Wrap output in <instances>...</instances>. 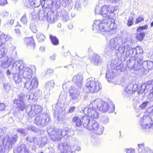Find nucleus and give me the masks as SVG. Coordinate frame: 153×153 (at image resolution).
Listing matches in <instances>:
<instances>
[{
    "label": "nucleus",
    "instance_id": "obj_1",
    "mask_svg": "<svg viewBox=\"0 0 153 153\" xmlns=\"http://www.w3.org/2000/svg\"><path fill=\"white\" fill-rule=\"evenodd\" d=\"M11 38L9 35L5 34L2 32H0V47L3 44L9 40ZM7 48H0V56H2L0 59V64L1 66L6 68L9 66L10 64L13 62L14 64V61L11 58H8V57L4 56L7 52Z\"/></svg>",
    "mask_w": 153,
    "mask_h": 153
},
{
    "label": "nucleus",
    "instance_id": "obj_2",
    "mask_svg": "<svg viewBox=\"0 0 153 153\" xmlns=\"http://www.w3.org/2000/svg\"><path fill=\"white\" fill-rule=\"evenodd\" d=\"M12 70L14 72L19 71L24 78L30 79L32 77L33 71L35 70L34 66H27L21 60L16 61L14 64Z\"/></svg>",
    "mask_w": 153,
    "mask_h": 153
},
{
    "label": "nucleus",
    "instance_id": "obj_3",
    "mask_svg": "<svg viewBox=\"0 0 153 153\" xmlns=\"http://www.w3.org/2000/svg\"><path fill=\"white\" fill-rule=\"evenodd\" d=\"M103 101L100 99H97L91 102L87 107L84 108L83 112L85 114L90 117L92 119H97L99 117V114L96 110L97 108L99 110L103 104Z\"/></svg>",
    "mask_w": 153,
    "mask_h": 153
},
{
    "label": "nucleus",
    "instance_id": "obj_4",
    "mask_svg": "<svg viewBox=\"0 0 153 153\" xmlns=\"http://www.w3.org/2000/svg\"><path fill=\"white\" fill-rule=\"evenodd\" d=\"M131 42V40L130 38L125 37L123 39L121 45L118 47L115 51V53L118 58L129 56L133 52L132 49L130 47Z\"/></svg>",
    "mask_w": 153,
    "mask_h": 153
},
{
    "label": "nucleus",
    "instance_id": "obj_5",
    "mask_svg": "<svg viewBox=\"0 0 153 153\" xmlns=\"http://www.w3.org/2000/svg\"><path fill=\"white\" fill-rule=\"evenodd\" d=\"M109 20L104 19L97 20L94 21L93 25V29L95 31H99L100 33L108 32L115 27L114 22H111Z\"/></svg>",
    "mask_w": 153,
    "mask_h": 153
},
{
    "label": "nucleus",
    "instance_id": "obj_6",
    "mask_svg": "<svg viewBox=\"0 0 153 153\" xmlns=\"http://www.w3.org/2000/svg\"><path fill=\"white\" fill-rule=\"evenodd\" d=\"M115 9L114 7L109 5L102 6L100 10L98 7H97L95 10V13L98 14L100 13L103 17L108 18L112 22H115Z\"/></svg>",
    "mask_w": 153,
    "mask_h": 153
},
{
    "label": "nucleus",
    "instance_id": "obj_7",
    "mask_svg": "<svg viewBox=\"0 0 153 153\" xmlns=\"http://www.w3.org/2000/svg\"><path fill=\"white\" fill-rule=\"evenodd\" d=\"M85 85L89 91L93 93L97 92L101 88V84L99 81L93 77L87 79Z\"/></svg>",
    "mask_w": 153,
    "mask_h": 153
},
{
    "label": "nucleus",
    "instance_id": "obj_8",
    "mask_svg": "<svg viewBox=\"0 0 153 153\" xmlns=\"http://www.w3.org/2000/svg\"><path fill=\"white\" fill-rule=\"evenodd\" d=\"M89 117H91L88 116L83 117L82 121L83 126L89 130L92 131H97L99 127V123L94 120L91 121Z\"/></svg>",
    "mask_w": 153,
    "mask_h": 153
},
{
    "label": "nucleus",
    "instance_id": "obj_9",
    "mask_svg": "<svg viewBox=\"0 0 153 153\" xmlns=\"http://www.w3.org/2000/svg\"><path fill=\"white\" fill-rule=\"evenodd\" d=\"M142 64H143V61L141 59H139L137 61L130 60L127 62V67L131 71H134L133 72L136 74L137 71L142 68Z\"/></svg>",
    "mask_w": 153,
    "mask_h": 153
},
{
    "label": "nucleus",
    "instance_id": "obj_10",
    "mask_svg": "<svg viewBox=\"0 0 153 153\" xmlns=\"http://www.w3.org/2000/svg\"><path fill=\"white\" fill-rule=\"evenodd\" d=\"M140 126L143 128H150L153 125V120L150 115H145L141 118Z\"/></svg>",
    "mask_w": 153,
    "mask_h": 153
},
{
    "label": "nucleus",
    "instance_id": "obj_11",
    "mask_svg": "<svg viewBox=\"0 0 153 153\" xmlns=\"http://www.w3.org/2000/svg\"><path fill=\"white\" fill-rule=\"evenodd\" d=\"M123 42V39L120 37H117L111 39L109 43V46L111 50H114L121 45Z\"/></svg>",
    "mask_w": 153,
    "mask_h": 153
},
{
    "label": "nucleus",
    "instance_id": "obj_12",
    "mask_svg": "<svg viewBox=\"0 0 153 153\" xmlns=\"http://www.w3.org/2000/svg\"><path fill=\"white\" fill-rule=\"evenodd\" d=\"M28 79L24 83V86L28 90H30L37 87L38 82L36 78L34 77L31 80Z\"/></svg>",
    "mask_w": 153,
    "mask_h": 153
},
{
    "label": "nucleus",
    "instance_id": "obj_13",
    "mask_svg": "<svg viewBox=\"0 0 153 153\" xmlns=\"http://www.w3.org/2000/svg\"><path fill=\"white\" fill-rule=\"evenodd\" d=\"M69 92L71 99L73 101L77 102L80 99L79 91L74 86L71 87Z\"/></svg>",
    "mask_w": 153,
    "mask_h": 153
},
{
    "label": "nucleus",
    "instance_id": "obj_14",
    "mask_svg": "<svg viewBox=\"0 0 153 153\" xmlns=\"http://www.w3.org/2000/svg\"><path fill=\"white\" fill-rule=\"evenodd\" d=\"M31 110L28 112V115L30 117H34L36 114H40L42 111V108L38 105H33L31 107Z\"/></svg>",
    "mask_w": 153,
    "mask_h": 153
},
{
    "label": "nucleus",
    "instance_id": "obj_15",
    "mask_svg": "<svg viewBox=\"0 0 153 153\" xmlns=\"http://www.w3.org/2000/svg\"><path fill=\"white\" fill-rule=\"evenodd\" d=\"M101 108L100 109V110H102L104 112L108 111L109 113L113 112L115 109L114 106V105L111 104L110 106H109L107 102H104Z\"/></svg>",
    "mask_w": 153,
    "mask_h": 153
},
{
    "label": "nucleus",
    "instance_id": "obj_16",
    "mask_svg": "<svg viewBox=\"0 0 153 153\" xmlns=\"http://www.w3.org/2000/svg\"><path fill=\"white\" fill-rule=\"evenodd\" d=\"M83 80L82 75L81 74H78L73 77L72 80L76 83L78 88H80L82 85Z\"/></svg>",
    "mask_w": 153,
    "mask_h": 153
},
{
    "label": "nucleus",
    "instance_id": "obj_17",
    "mask_svg": "<svg viewBox=\"0 0 153 153\" xmlns=\"http://www.w3.org/2000/svg\"><path fill=\"white\" fill-rule=\"evenodd\" d=\"M58 148L61 153H68L71 148V146L68 143H63L59 144Z\"/></svg>",
    "mask_w": 153,
    "mask_h": 153
},
{
    "label": "nucleus",
    "instance_id": "obj_18",
    "mask_svg": "<svg viewBox=\"0 0 153 153\" xmlns=\"http://www.w3.org/2000/svg\"><path fill=\"white\" fill-rule=\"evenodd\" d=\"M45 115V114L42 115V117L40 116H39L38 115L36 118L35 123L37 125L41 127H44L46 125V119L42 118L43 115Z\"/></svg>",
    "mask_w": 153,
    "mask_h": 153
},
{
    "label": "nucleus",
    "instance_id": "obj_19",
    "mask_svg": "<svg viewBox=\"0 0 153 153\" xmlns=\"http://www.w3.org/2000/svg\"><path fill=\"white\" fill-rule=\"evenodd\" d=\"M14 153H29L26 147L24 145H21L13 150Z\"/></svg>",
    "mask_w": 153,
    "mask_h": 153
},
{
    "label": "nucleus",
    "instance_id": "obj_20",
    "mask_svg": "<svg viewBox=\"0 0 153 153\" xmlns=\"http://www.w3.org/2000/svg\"><path fill=\"white\" fill-rule=\"evenodd\" d=\"M24 43L27 46H30L34 48L35 44L34 40L32 37H25L24 39Z\"/></svg>",
    "mask_w": 153,
    "mask_h": 153
},
{
    "label": "nucleus",
    "instance_id": "obj_21",
    "mask_svg": "<svg viewBox=\"0 0 153 153\" xmlns=\"http://www.w3.org/2000/svg\"><path fill=\"white\" fill-rule=\"evenodd\" d=\"M14 102L16 105L19 110L22 111L24 110L26 105L23 101L19 100H15L14 101Z\"/></svg>",
    "mask_w": 153,
    "mask_h": 153
},
{
    "label": "nucleus",
    "instance_id": "obj_22",
    "mask_svg": "<svg viewBox=\"0 0 153 153\" xmlns=\"http://www.w3.org/2000/svg\"><path fill=\"white\" fill-rule=\"evenodd\" d=\"M115 76L112 70L108 71L106 74V77L108 82H114Z\"/></svg>",
    "mask_w": 153,
    "mask_h": 153
},
{
    "label": "nucleus",
    "instance_id": "obj_23",
    "mask_svg": "<svg viewBox=\"0 0 153 153\" xmlns=\"http://www.w3.org/2000/svg\"><path fill=\"white\" fill-rule=\"evenodd\" d=\"M152 87L150 81H149L146 84H143L141 86V91L142 92L147 93L149 89Z\"/></svg>",
    "mask_w": 153,
    "mask_h": 153
},
{
    "label": "nucleus",
    "instance_id": "obj_24",
    "mask_svg": "<svg viewBox=\"0 0 153 153\" xmlns=\"http://www.w3.org/2000/svg\"><path fill=\"white\" fill-rule=\"evenodd\" d=\"M143 68L148 70L153 69V62L150 60L143 62Z\"/></svg>",
    "mask_w": 153,
    "mask_h": 153
},
{
    "label": "nucleus",
    "instance_id": "obj_25",
    "mask_svg": "<svg viewBox=\"0 0 153 153\" xmlns=\"http://www.w3.org/2000/svg\"><path fill=\"white\" fill-rule=\"evenodd\" d=\"M12 71L14 73L13 77L15 82L17 83H19L22 81V74H20V73L19 71H18L19 73V74H17L16 73V72H14L13 70Z\"/></svg>",
    "mask_w": 153,
    "mask_h": 153
},
{
    "label": "nucleus",
    "instance_id": "obj_26",
    "mask_svg": "<svg viewBox=\"0 0 153 153\" xmlns=\"http://www.w3.org/2000/svg\"><path fill=\"white\" fill-rule=\"evenodd\" d=\"M134 85L132 84H129L127 85L124 88V91L128 94H132L134 93L133 91Z\"/></svg>",
    "mask_w": 153,
    "mask_h": 153
},
{
    "label": "nucleus",
    "instance_id": "obj_27",
    "mask_svg": "<svg viewBox=\"0 0 153 153\" xmlns=\"http://www.w3.org/2000/svg\"><path fill=\"white\" fill-rule=\"evenodd\" d=\"M72 120L75 123L76 126L79 127L81 126L82 122L81 119L79 117L75 116L73 118Z\"/></svg>",
    "mask_w": 153,
    "mask_h": 153
},
{
    "label": "nucleus",
    "instance_id": "obj_28",
    "mask_svg": "<svg viewBox=\"0 0 153 153\" xmlns=\"http://www.w3.org/2000/svg\"><path fill=\"white\" fill-rule=\"evenodd\" d=\"M100 57L97 55H94L93 58V61L95 65H98L101 62Z\"/></svg>",
    "mask_w": 153,
    "mask_h": 153
},
{
    "label": "nucleus",
    "instance_id": "obj_29",
    "mask_svg": "<svg viewBox=\"0 0 153 153\" xmlns=\"http://www.w3.org/2000/svg\"><path fill=\"white\" fill-rule=\"evenodd\" d=\"M36 37L39 42H42L45 39V36L41 33H39L36 35Z\"/></svg>",
    "mask_w": 153,
    "mask_h": 153
},
{
    "label": "nucleus",
    "instance_id": "obj_30",
    "mask_svg": "<svg viewBox=\"0 0 153 153\" xmlns=\"http://www.w3.org/2000/svg\"><path fill=\"white\" fill-rule=\"evenodd\" d=\"M50 38L52 44L54 45H57L59 43V40L55 36H53L51 35H50Z\"/></svg>",
    "mask_w": 153,
    "mask_h": 153
},
{
    "label": "nucleus",
    "instance_id": "obj_31",
    "mask_svg": "<svg viewBox=\"0 0 153 153\" xmlns=\"http://www.w3.org/2000/svg\"><path fill=\"white\" fill-rule=\"evenodd\" d=\"M54 82L53 80L48 82L46 83L45 88H46L50 89L54 87Z\"/></svg>",
    "mask_w": 153,
    "mask_h": 153
},
{
    "label": "nucleus",
    "instance_id": "obj_32",
    "mask_svg": "<svg viewBox=\"0 0 153 153\" xmlns=\"http://www.w3.org/2000/svg\"><path fill=\"white\" fill-rule=\"evenodd\" d=\"M145 35V33L143 32L137 33L136 36V38L138 40L141 41L143 39Z\"/></svg>",
    "mask_w": 153,
    "mask_h": 153
},
{
    "label": "nucleus",
    "instance_id": "obj_33",
    "mask_svg": "<svg viewBox=\"0 0 153 153\" xmlns=\"http://www.w3.org/2000/svg\"><path fill=\"white\" fill-rule=\"evenodd\" d=\"M65 116V112L64 111H62L61 108H60L59 111L58 118L60 119L63 118Z\"/></svg>",
    "mask_w": 153,
    "mask_h": 153
},
{
    "label": "nucleus",
    "instance_id": "obj_34",
    "mask_svg": "<svg viewBox=\"0 0 153 153\" xmlns=\"http://www.w3.org/2000/svg\"><path fill=\"white\" fill-rule=\"evenodd\" d=\"M134 18L133 16H130L127 20V25L129 26H130L133 25L134 21Z\"/></svg>",
    "mask_w": 153,
    "mask_h": 153
},
{
    "label": "nucleus",
    "instance_id": "obj_35",
    "mask_svg": "<svg viewBox=\"0 0 153 153\" xmlns=\"http://www.w3.org/2000/svg\"><path fill=\"white\" fill-rule=\"evenodd\" d=\"M3 86L4 92L8 93L10 89V85L7 83H5L4 84Z\"/></svg>",
    "mask_w": 153,
    "mask_h": 153
},
{
    "label": "nucleus",
    "instance_id": "obj_36",
    "mask_svg": "<svg viewBox=\"0 0 153 153\" xmlns=\"http://www.w3.org/2000/svg\"><path fill=\"white\" fill-rule=\"evenodd\" d=\"M135 49L137 54H142L143 53V51L141 47L140 46L137 47Z\"/></svg>",
    "mask_w": 153,
    "mask_h": 153
},
{
    "label": "nucleus",
    "instance_id": "obj_37",
    "mask_svg": "<svg viewBox=\"0 0 153 153\" xmlns=\"http://www.w3.org/2000/svg\"><path fill=\"white\" fill-rule=\"evenodd\" d=\"M144 20V18L142 16H140L136 19L135 23L137 24L140 23L141 22L143 21Z\"/></svg>",
    "mask_w": 153,
    "mask_h": 153
},
{
    "label": "nucleus",
    "instance_id": "obj_38",
    "mask_svg": "<svg viewBox=\"0 0 153 153\" xmlns=\"http://www.w3.org/2000/svg\"><path fill=\"white\" fill-rule=\"evenodd\" d=\"M148 28V26L147 25H145L138 27L137 29V32H139L140 31L142 30L147 29Z\"/></svg>",
    "mask_w": 153,
    "mask_h": 153
},
{
    "label": "nucleus",
    "instance_id": "obj_39",
    "mask_svg": "<svg viewBox=\"0 0 153 153\" xmlns=\"http://www.w3.org/2000/svg\"><path fill=\"white\" fill-rule=\"evenodd\" d=\"M148 97L150 99V100H153V87L152 88V89L150 90Z\"/></svg>",
    "mask_w": 153,
    "mask_h": 153
},
{
    "label": "nucleus",
    "instance_id": "obj_40",
    "mask_svg": "<svg viewBox=\"0 0 153 153\" xmlns=\"http://www.w3.org/2000/svg\"><path fill=\"white\" fill-rule=\"evenodd\" d=\"M21 21L23 24H26L27 22V20L26 16H23L21 18Z\"/></svg>",
    "mask_w": 153,
    "mask_h": 153
},
{
    "label": "nucleus",
    "instance_id": "obj_41",
    "mask_svg": "<svg viewBox=\"0 0 153 153\" xmlns=\"http://www.w3.org/2000/svg\"><path fill=\"white\" fill-rule=\"evenodd\" d=\"M31 30L34 33H36L37 32V27L35 25H33L30 27Z\"/></svg>",
    "mask_w": 153,
    "mask_h": 153
},
{
    "label": "nucleus",
    "instance_id": "obj_42",
    "mask_svg": "<svg viewBox=\"0 0 153 153\" xmlns=\"http://www.w3.org/2000/svg\"><path fill=\"white\" fill-rule=\"evenodd\" d=\"M105 1L110 3H117L119 2L120 0H104Z\"/></svg>",
    "mask_w": 153,
    "mask_h": 153
},
{
    "label": "nucleus",
    "instance_id": "obj_43",
    "mask_svg": "<svg viewBox=\"0 0 153 153\" xmlns=\"http://www.w3.org/2000/svg\"><path fill=\"white\" fill-rule=\"evenodd\" d=\"M148 102H144L140 105V107L142 109L145 108L147 106Z\"/></svg>",
    "mask_w": 153,
    "mask_h": 153
},
{
    "label": "nucleus",
    "instance_id": "obj_44",
    "mask_svg": "<svg viewBox=\"0 0 153 153\" xmlns=\"http://www.w3.org/2000/svg\"><path fill=\"white\" fill-rule=\"evenodd\" d=\"M53 73V69L51 68L48 69L46 72V74L48 75H51Z\"/></svg>",
    "mask_w": 153,
    "mask_h": 153
},
{
    "label": "nucleus",
    "instance_id": "obj_45",
    "mask_svg": "<svg viewBox=\"0 0 153 153\" xmlns=\"http://www.w3.org/2000/svg\"><path fill=\"white\" fill-rule=\"evenodd\" d=\"M55 129L54 127H52L51 128H48V134H50L51 133H54Z\"/></svg>",
    "mask_w": 153,
    "mask_h": 153
},
{
    "label": "nucleus",
    "instance_id": "obj_46",
    "mask_svg": "<svg viewBox=\"0 0 153 153\" xmlns=\"http://www.w3.org/2000/svg\"><path fill=\"white\" fill-rule=\"evenodd\" d=\"M6 106L4 104L2 103L0 104V110L1 111L4 110L5 109Z\"/></svg>",
    "mask_w": 153,
    "mask_h": 153
},
{
    "label": "nucleus",
    "instance_id": "obj_47",
    "mask_svg": "<svg viewBox=\"0 0 153 153\" xmlns=\"http://www.w3.org/2000/svg\"><path fill=\"white\" fill-rule=\"evenodd\" d=\"M7 3V0H0V5L1 6H4Z\"/></svg>",
    "mask_w": 153,
    "mask_h": 153
},
{
    "label": "nucleus",
    "instance_id": "obj_48",
    "mask_svg": "<svg viewBox=\"0 0 153 153\" xmlns=\"http://www.w3.org/2000/svg\"><path fill=\"white\" fill-rule=\"evenodd\" d=\"M25 130L22 128H18L17 129V131L18 133L23 134L25 133Z\"/></svg>",
    "mask_w": 153,
    "mask_h": 153
},
{
    "label": "nucleus",
    "instance_id": "obj_49",
    "mask_svg": "<svg viewBox=\"0 0 153 153\" xmlns=\"http://www.w3.org/2000/svg\"><path fill=\"white\" fill-rule=\"evenodd\" d=\"M47 18L49 22H52L54 20V19H53V18L51 17H50L48 15H47Z\"/></svg>",
    "mask_w": 153,
    "mask_h": 153
},
{
    "label": "nucleus",
    "instance_id": "obj_50",
    "mask_svg": "<svg viewBox=\"0 0 153 153\" xmlns=\"http://www.w3.org/2000/svg\"><path fill=\"white\" fill-rule=\"evenodd\" d=\"M28 130H30L31 131H36V128L34 126H31L29 127Z\"/></svg>",
    "mask_w": 153,
    "mask_h": 153
},
{
    "label": "nucleus",
    "instance_id": "obj_51",
    "mask_svg": "<svg viewBox=\"0 0 153 153\" xmlns=\"http://www.w3.org/2000/svg\"><path fill=\"white\" fill-rule=\"evenodd\" d=\"M125 81V80L124 78H122L121 79V82L120 83H116V84H121V85H124V82Z\"/></svg>",
    "mask_w": 153,
    "mask_h": 153
},
{
    "label": "nucleus",
    "instance_id": "obj_52",
    "mask_svg": "<svg viewBox=\"0 0 153 153\" xmlns=\"http://www.w3.org/2000/svg\"><path fill=\"white\" fill-rule=\"evenodd\" d=\"M58 131H59L60 132H62V130L59 128L55 129V131H54V133H56L58 134Z\"/></svg>",
    "mask_w": 153,
    "mask_h": 153
},
{
    "label": "nucleus",
    "instance_id": "obj_53",
    "mask_svg": "<svg viewBox=\"0 0 153 153\" xmlns=\"http://www.w3.org/2000/svg\"><path fill=\"white\" fill-rule=\"evenodd\" d=\"M127 153H134V151L132 149H127L126 151Z\"/></svg>",
    "mask_w": 153,
    "mask_h": 153
},
{
    "label": "nucleus",
    "instance_id": "obj_54",
    "mask_svg": "<svg viewBox=\"0 0 153 153\" xmlns=\"http://www.w3.org/2000/svg\"><path fill=\"white\" fill-rule=\"evenodd\" d=\"M75 109V107L74 106H72L70 109L69 111V113L73 112Z\"/></svg>",
    "mask_w": 153,
    "mask_h": 153
},
{
    "label": "nucleus",
    "instance_id": "obj_55",
    "mask_svg": "<svg viewBox=\"0 0 153 153\" xmlns=\"http://www.w3.org/2000/svg\"><path fill=\"white\" fill-rule=\"evenodd\" d=\"M49 58L51 60H54L55 59V55H53L51 56Z\"/></svg>",
    "mask_w": 153,
    "mask_h": 153
},
{
    "label": "nucleus",
    "instance_id": "obj_56",
    "mask_svg": "<svg viewBox=\"0 0 153 153\" xmlns=\"http://www.w3.org/2000/svg\"><path fill=\"white\" fill-rule=\"evenodd\" d=\"M67 133V132L66 131V130H63L62 131V132H60L59 131H58V134H62V133Z\"/></svg>",
    "mask_w": 153,
    "mask_h": 153
},
{
    "label": "nucleus",
    "instance_id": "obj_57",
    "mask_svg": "<svg viewBox=\"0 0 153 153\" xmlns=\"http://www.w3.org/2000/svg\"><path fill=\"white\" fill-rule=\"evenodd\" d=\"M15 32L16 33L18 34L20 33L19 30V29L16 28L15 29Z\"/></svg>",
    "mask_w": 153,
    "mask_h": 153
},
{
    "label": "nucleus",
    "instance_id": "obj_58",
    "mask_svg": "<svg viewBox=\"0 0 153 153\" xmlns=\"http://www.w3.org/2000/svg\"><path fill=\"white\" fill-rule=\"evenodd\" d=\"M40 51L43 52L45 51V48L43 47H41L40 48Z\"/></svg>",
    "mask_w": 153,
    "mask_h": 153
},
{
    "label": "nucleus",
    "instance_id": "obj_59",
    "mask_svg": "<svg viewBox=\"0 0 153 153\" xmlns=\"http://www.w3.org/2000/svg\"><path fill=\"white\" fill-rule=\"evenodd\" d=\"M105 120L106 121H104V122L105 123H106L108 122V119L107 117H106L105 118Z\"/></svg>",
    "mask_w": 153,
    "mask_h": 153
},
{
    "label": "nucleus",
    "instance_id": "obj_60",
    "mask_svg": "<svg viewBox=\"0 0 153 153\" xmlns=\"http://www.w3.org/2000/svg\"><path fill=\"white\" fill-rule=\"evenodd\" d=\"M4 133L3 132V131L2 129H0V134H2Z\"/></svg>",
    "mask_w": 153,
    "mask_h": 153
},
{
    "label": "nucleus",
    "instance_id": "obj_61",
    "mask_svg": "<svg viewBox=\"0 0 153 153\" xmlns=\"http://www.w3.org/2000/svg\"><path fill=\"white\" fill-rule=\"evenodd\" d=\"M7 75H9L10 74V72L9 70H7Z\"/></svg>",
    "mask_w": 153,
    "mask_h": 153
},
{
    "label": "nucleus",
    "instance_id": "obj_62",
    "mask_svg": "<svg viewBox=\"0 0 153 153\" xmlns=\"http://www.w3.org/2000/svg\"><path fill=\"white\" fill-rule=\"evenodd\" d=\"M14 22V21H13V20H11L10 21V23L11 24H12Z\"/></svg>",
    "mask_w": 153,
    "mask_h": 153
},
{
    "label": "nucleus",
    "instance_id": "obj_63",
    "mask_svg": "<svg viewBox=\"0 0 153 153\" xmlns=\"http://www.w3.org/2000/svg\"><path fill=\"white\" fill-rule=\"evenodd\" d=\"M68 27H69V29H71V28H72L73 26H72V25H69V26H68Z\"/></svg>",
    "mask_w": 153,
    "mask_h": 153
},
{
    "label": "nucleus",
    "instance_id": "obj_64",
    "mask_svg": "<svg viewBox=\"0 0 153 153\" xmlns=\"http://www.w3.org/2000/svg\"><path fill=\"white\" fill-rule=\"evenodd\" d=\"M151 27L153 26V21L151 23Z\"/></svg>",
    "mask_w": 153,
    "mask_h": 153
}]
</instances>
